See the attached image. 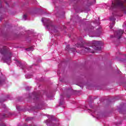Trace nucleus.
<instances>
[{
	"label": "nucleus",
	"mask_w": 126,
	"mask_h": 126,
	"mask_svg": "<svg viewBox=\"0 0 126 126\" xmlns=\"http://www.w3.org/2000/svg\"><path fill=\"white\" fill-rule=\"evenodd\" d=\"M110 21H112V24H110V29H112L113 27H114V26L115 25V23L116 21V18L114 16H112L110 18Z\"/></svg>",
	"instance_id": "obj_9"
},
{
	"label": "nucleus",
	"mask_w": 126,
	"mask_h": 126,
	"mask_svg": "<svg viewBox=\"0 0 126 126\" xmlns=\"http://www.w3.org/2000/svg\"><path fill=\"white\" fill-rule=\"evenodd\" d=\"M76 46V47H77L78 48H79V47H80V45H78V46H77V44Z\"/></svg>",
	"instance_id": "obj_17"
},
{
	"label": "nucleus",
	"mask_w": 126,
	"mask_h": 126,
	"mask_svg": "<svg viewBox=\"0 0 126 126\" xmlns=\"http://www.w3.org/2000/svg\"><path fill=\"white\" fill-rule=\"evenodd\" d=\"M16 63L17 65H18V66H20V67H22V69H24V68L23 67L22 63H21V62L17 61Z\"/></svg>",
	"instance_id": "obj_10"
},
{
	"label": "nucleus",
	"mask_w": 126,
	"mask_h": 126,
	"mask_svg": "<svg viewBox=\"0 0 126 126\" xmlns=\"http://www.w3.org/2000/svg\"><path fill=\"white\" fill-rule=\"evenodd\" d=\"M67 48H68V46H66V49H67Z\"/></svg>",
	"instance_id": "obj_20"
},
{
	"label": "nucleus",
	"mask_w": 126,
	"mask_h": 126,
	"mask_svg": "<svg viewBox=\"0 0 126 126\" xmlns=\"http://www.w3.org/2000/svg\"><path fill=\"white\" fill-rule=\"evenodd\" d=\"M48 119H53V118H54V116H53V115H49L48 116Z\"/></svg>",
	"instance_id": "obj_14"
},
{
	"label": "nucleus",
	"mask_w": 126,
	"mask_h": 126,
	"mask_svg": "<svg viewBox=\"0 0 126 126\" xmlns=\"http://www.w3.org/2000/svg\"><path fill=\"white\" fill-rule=\"evenodd\" d=\"M7 83V80H6V77L4 75H1L0 77V85H3Z\"/></svg>",
	"instance_id": "obj_8"
},
{
	"label": "nucleus",
	"mask_w": 126,
	"mask_h": 126,
	"mask_svg": "<svg viewBox=\"0 0 126 126\" xmlns=\"http://www.w3.org/2000/svg\"><path fill=\"white\" fill-rule=\"evenodd\" d=\"M27 18V14H24V16L23 17V19H24V20H26Z\"/></svg>",
	"instance_id": "obj_13"
},
{
	"label": "nucleus",
	"mask_w": 126,
	"mask_h": 126,
	"mask_svg": "<svg viewBox=\"0 0 126 126\" xmlns=\"http://www.w3.org/2000/svg\"><path fill=\"white\" fill-rule=\"evenodd\" d=\"M102 34V30H101V28H99L98 29H96V32L92 31L89 33L90 37H100L101 34Z\"/></svg>",
	"instance_id": "obj_4"
},
{
	"label": "nucleus",
	"mask_w": 126,
	"mask_h": 126,
	"mask_svg": "<svg viewBox=\"0 0 126 126\" xmlns=\"http://www.w3.org/2000/svg\"><path fill=\"white\" fill-rule=\"evenodd\" d=\"M0 21H1V18L0 17Z\"/></svg>",
	"instance_id": "obj_21"
},
{
	"label": "nucleus",
	"mask_w": 126,
	"mask_h": 126,
	"mask_svg": "<svg viewBox=\"0 0 126 126\" xmlns=\"http://www.w3.org/2000/svg\"><path fill=\"white\" fill-rule=\"evenodd\" d=\"M93 47L90 46V48L88 47H85V51L87 53H94V51L92 49H94V50H98V46H100L101 45V42L100 41H96L94 40L92 42Z\"/></svg>",
	"instance_id": "obj_2"
},
{
	"label": "nucleus",
	"mask_w": 126,
	"mask_h": 126,
	"mask_svg": "<svg viewBox=\"0 0 126 126\" xmlns=\"http://www.w3.org/2000/svg\"><path fill=\"white\" fill-rule=\"evenodd\" d=\"M47 126H58L59 123H55V121H52L50 120H47L44 121Z\"/></svg>",
	"instance_id": "obj_7"
},
{
	"label": "nucleus",
	"mask_w": 126,
	"mask_h": 126,
	"mask_svg": "<svg viewBox=\"0 0 126 126\" xmlns=\"http://www.w3.org/2000/svg\"><path fill=\"white\" fill-rule=\"evenodd\" d=\"M33 96H34L35 98H33L34 99H37L38 98V95L33 94Z\"/></svg>",
	"instance_id": "obj_15"
},
{
	"label": "nucleus",
	"mask_w": 126,
	"mask_h": 126,
	"mask_svg": "<svg viewBox=\"0 0 126 126\" xmlns=\"http://www.w3.org/2000/svg\"><path fill=\"white\" fill-rule=\"evenodd\" d=\"M60 104L61 105H63V104H64V101H63V99H60Z\"/></svg>",
	"instance_id": "obj_11"
},
{
	"label": "nucleus",
	"mask_w": 126,
	"mask_h": 126,
	"mask_svg": "<svg viewBox=\"0 0 126 126\" xmlns=\"http://www.w3.org/2000/svg\"><path fill=\"white\" fill-rule=\"evenodd\" d=\"M92 30H93V29H94V27H92L91 29Z\"/></svg>",
	"instance_id": "obj_19"
},
{
	"label": "nucleus",
	"mask_w": 126,
	"mask_h": 126,
	"mask_svg": "<svg viewBox=\"0 0 126 126\" xmlns=\"http://www.w3.org/2000/svg\"><path fill=\"white\" fill-rule=\"evenodd\" d=\"M88 111L90 113H92V116H93V117L96 118L97 119H99L100 118L99 116H100V113L97 111H95L94 109H88Z\"/></svg>",
	"instance_id": "obj_6"
},
{
	"label": "nucleus",
	"mask_w": 126,
	"mask_h": 126,
	"mask_svg": "<svg viewBox=\"0 0 126 126\" xmlns=\"http://www.w3.org/2000/svg\"><path fill=\"white\" fill-rule=\"evenodd\" d=\"M125 31L122 29H119L114 32V37L117 38L118 39H121L123 34H124Z\"/></svg>",
	"instance_id": "obj_5"
},
{
	"label": "nucleus",
	"mask_w": 126,
	"mask_h": 126,
	"mask_svg": "<svg viewBox=\"0 0 126 126\" xmlns=\"http://www.w3.org/2000/svg\"><path fill=\"white\" fill-rule=\"evenodd\" d=\"M124 2H126V0H124ZM118 7L123 11L126 9V5L124 4L123 0H114L112 1L110 9H114V8H117Z\"/></svg>",
	"instance_id": "obj_1"
},
{
	"label": "nucleus",
	"mask_w": 126,
	"mask_h": 126,
	"mask_svg": "<svg viewBox=\"0 0 126 126\" xmlns=\"http://www.w3.org/2000/svg\"><path fill=\"white\" fill-rule=\"evenodd\" d=\"M28 120H30V118H28L26 119V121H28Z\"/></svg>",
	"instance_id": "obj_18"
},
{
	"label": "nucleus",
	"mask_w": 126,
	"mask_h": 126,
	"mask_svg": "<svg viewBox=\"0 0 126 126\" xmlns=\"http://www.w3.org/2000/svg\"><path fill=\"white\" fill-rule=\"evenodd\" d=\"M81 109H87L86 106H81Z\"/></svg>",
	"instance_id": "obj_16"
},
{
	"label": "nucleus",
	"mask_w": 126,
	"mask_h": 126,
	"mask_svg": "<svg viewBox=\"0 0 126 126\" xmlns=\"http://www.w3.org/2000/svg\"><path fill=\"white\" fill-rule=\"evenodd\" d=\"M41 21L43 22L44 26H45L46 29L48 30H50V29L52 30L56 28V27L52 24V21L46 18H42Z\"/></svg>",
	"instance_id": "obj_3"
},
{
	"label": "nucleus",
	"mask_w": 126,
	"mask_h": 126,
	"mask_svg": "<svg viewBox=\"0 0 126 126\" xmlns=\"http://www.w3.org/2000/svg\"><path fill=\"white\" fill-rule=\"evenodd\" d=\"M27 51H28L29 52L33 51V47H30L29 48H27Z\"/></svg>",
	"instance_id": "obj_12"
}]
</instances>
